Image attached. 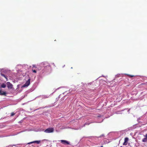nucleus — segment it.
<instances>
[{
	"label": "nucleus",
	"instance_id": "5",
	"mask_svg": "<svg viewBox=\"0 0 147 147\" xmlns=\"http://www.w3.org/2000/svg\"><path fill=\"white\" fill-rule=\"evenodd\" d=\"M40 142V141H35L33 142H32L29 143H28V144H31L33 143H35L37 144H39Z\"/></svg>",
	"mask_w": 147,
	"mask_h": 147
},
{
	"label": "nucleus",
	"instance_id": "2",
	"mask_svg": "<svg viewBox=\"0 0 147 147\" xmlns=\"http://www.w3.org/2000/svg\"><path fill=\"white\" fill-rule=\"evenodd\" d=\"M30 78H29L26 82V83L23 85L24 87L27 86L30 84Z\"/></svg>",
	"mask_w": 147,
	"mask_h": 147
},
{
	"label": "nucleus",
	"instance_id": "7",
	"mask_svg": "<svg viewBox=\"0 0 147 147\" xmlns=\"http://www.w3.org/2000/svg\"><path fill=\"white\" fill-rule=\"evenodd\" d=\"M1 75L2 76L4 77L6 79L7 81V80L8 79H7V76H5L4 74L2 73H1Z\"/></svg>",
	"mask_w": 147,
	"mask_h": 147
},
{
	"label": "nucleus",
	"instance_id": "17",
	"mask_svg": "<svg viewBox=\"0 0 147 147\" xmlns=\"http://www.w3.org/2000/svg\"><path fill=\"white\" fill-rule=\"evenodd\" d=\"M14 114H15L14 113H11V116H13L14 115Z\"/></svg>",
	"mask_w": 147,
	"mask_h": 147
},
{
	"label": "nucleus",
	"instance_id": "10",
	"mask_svg": "<svg viewBox=\"0 0 147 147\" xmlns=\"http://www.w3.org/2000/svg\"><path fill=\"white\" fill-rule=\"evenodd\" d=\"M129 140V139L127 138H125L124 139V142H127Z\"/></svg>",
	"mask_w": 147,
	"mask_h": 147
},
{
	"label": "nucleus",
	"instance_id": "13",
	"mask_svg": "<svg viewBox=\"0 0 147 147\" xmlns=\"http://www.w3.org/2000/svg\"><path fill=\"white\" fill-rule=\"evenodd\" d=\"M44 96L45 98H47L49 97V96L48 95H45Z\"/></svg>",
	"mask_w": 147,
	"mask_h": 147
},
{
	"label": "nucleus",
	"instance_id": "14",
	"mask_svg": "<svg viewBox=\"0 0 147 147\" xmlns=\"http://www.w3.org/2000/svg\"><path fill=\"white\" fill-rule=\"evenodd\" d=\"M128 76H129V77H130L131 78L134 77V75H128Z\"/></svg>",
	"mask_w": 147,
	"mask_h": 147
},
{
	"label": "nucleus",
	"instance_id": "8",
	"mask_svg": "<svg viewBox=\"0 0 147 147\" xmlns=\"http://www.w3.org/2000/svg\"><path fill=\"white\" fill-rule=\"evenodd\" d=\"M142 141L144 142H147V137H145L142 140Z\"/></svg>",
	"mask_w": 147,
	"mask_h": 147
},
{
	"label": "nucleus",
	"instance_id": "15",
	"mask_svg": "<svg viewBox=\"0 0 147 147\" xmlns=\"http://www.w3.org/2000/svg\"><path fill=\"white\" fill-rule=\"evenodd\" d=\"M32 71L34 73H36V71L35 70H34L33 69H32Z\"/></svg>",
	"mask_w": 147,
	"mask_h": 147
},
{
	"label": "nucleus",
	"instance_id": "6",
	"mask_svg": "<svg viewBox=\"0 0 147 147\" xmlns=\"http://www.w3.org/2000/svg\"><path fill=\"white\" fill-rule=\"evenodd\" d=\"M8 93V92H0V95L6 96Z\"/></svg>",
	"mask_w": 147,
	"mask_h": 147
},
{
	"label": "nucleus",
	"instance_id": "1",
	"mask_svg": "<svg viewBox=\"0 0 147 147\" xmlns=\"http://www.w3.org/2000/svg\"><path fill=\"white\" fill-rule=\"evenodd\" d=\"M54 129L53 128H49L45 130L44 132L46 133H51L53 132Z\"/></svg>",
	"mask_w": 147,
	"mask_h": 147
},
{
	"label": "nucleus",
	"instance_id": "21",
	"mask_svg": "<svg viewBox=\"0 0 147 147\" xmlns=\"http://www.w3.org/2000/svg\"><path fill=\"white\" fill-rule=\"evenodd\" d=\"M0 92H2L1 90H0ZM2 92H4L3 91Z\"/></svg>",
	"mask_w": 147,
	"mask_h": 147
},
{
	"label": "nucleus",
	"instance_id": "9",
	"mask_svg": "<svg viewBox=\"0 0 147 147\" xmlns=\"http://www.w3.org/2000/svg\"><path fill=\"white\" fill-rule=\"evenodd\" d=\"M6 85L5 84L3 83L1 86V87L2 88H5L6 87Z\"/></svg>",
	"mask_w": 147,
	"mask_h": 147
},
{
	"label": "nucleus",
	"instance_id": "20",
	"mask_svg": "<svg viewBox=\"0 0 147 147\" xmlns=\"http://www.w3.org/2000/svg\"><path fill=\"white\" fill-rule=\"evenodd\" d=\"M104 136V135H101L100 136V137H101L102 136Z\"/></svg>",
	"mask_w": 147,
	"mask_h": 147
},
{
	"label": "nucleus",
	"instance_id": "19",
	"mask_svg": "<svg viewBox=\"0 0 147 147\" xmlns=\"http://www.w3.org/2000/svg\"><path fill=\"white\" fill-rule=\"evenodd\" d=\"M145 137H147V134L145 135L144 136Z\"/></svg>",
	"mask_w": 147,
	"mask_h": 147
},
{
	"label": "nucleus",
	"instance_id": "16",
	"mask_svg": "<svg viewBox=\"0 0 147 147\" xmlns=\"http://www.w3.org/2000/svg\"><path fill=\"white\" fill-rule=\"evenodd\" d=\"M90 124V123H86L84 125V126H85V125H89Z\"/></svg>",
	"mask_w": 147,
	"mask_h": 147
},
{
	"label": "nucleus",
	"instance_id": "12",
	"mask_svg": "<svg viewBox=\"0 0 147 147\" xmlns=\"http://www.w3.org/2000/svg\"><path fill=\"white\" fill-rule=\"evenodd\" d=\"M127 144V142H124L123 144V145H126Z\"/></svg>",
	"mask_w": 147,
	"mask_h": 147
},
{
	"label": "nucleus",
	"instance_id": "18",
	"mask_svg": "<svg viewBox=\"0 0 147 147\" xmlns=\"http://www.w3.org/2000/svg\"><path fill=\"white\" fill-rule=\"evenodd\" d=\"M33 67H36V65H33Z\"/></svg>",
	"mask_w": 147,
	"mask_h": 147
},
{
	"label": "nucleus",
	"instance_id": "11",
	"mask_svg": "<svg viewBox=\"0 0 147 147\" xmlns=\"http://www.w3.org/2000/svg\"><path fill=\"white\" fill-rule=\"evenodd\" d=\"M47 65L45 67H48V68H50V65H49L48 63H47Z\"/></svg>",
	"mask_w": 147,
	"mask_h": 147
},
{
	"label": "nucleus",
	"instance_id": "3",
	"mask_svg": "<svg viewBox=\"0 0 147 147\" xmlns=\"http://www.w3.org/2000/svg\"><path fill=\"white\" fill-rule=\"evenodd\" d=\"M61 143L64 144H69V143L67 141L64 140H61L60 141Z\"/></svg>",
	"mask_w": 147,
	"mask_h": 147
},
{
	"label": "nucleus",
	"instance_id": "4",
	"mask_svg": "<svg viewBox=\"0 0 147 147\" xmlns=\"http://www.w3.org/2000/svg\"><path fill=\"white\" fill-rule=\"evenodd\" d=\"M7 87L8 88L11 89L12 88V85L9 82H7Z\"/></svg>",
	"mask_w": 147,
	"mask_h": 147
}]
</instances>
